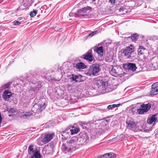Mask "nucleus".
Listing matches in <instances>:
<instances>
[{
    "mask_svg": "<svg viewBox=\"0 0 158 158\" xmlns=\"http://www.w3.org/2000/svg\"><path fill=\"white\" fill-rule=\"evenodd\" d=\"M95 88H94L93 87H92L91 88V89L92 90H95Z\"/></svg>",
    "mask_w": 158,
    "mask_h": 158,
    "instance_id": "53",
    "label": "nucleus"
},
{
    "mask_svg": "<svg viewBox=\"0 0 158 158\" xmlns=\"http://www.w3.org/2000/svg\"><path fill=\"white\" fill-rule=\"evenodd\" d=\"M117 12L119 13V14L120 15H124L125 14L127 13V10L123 7H121L118 10H117Z\"/></svg>",
    "mask_w": 158,
    "mask_h": 158,
    "instance_id": "26",
    "label": "nucleus"
},
{
    "mask_svg": "<svg viewBox=\"0 0 158 158\" xmlns=\"http://www.w3.org/2000/svg\"><path fill=\"white\" fill-rule=\"evenodd\" d=\"M70 127L71 128V135L77 134L80 131L79 129L76 127H75L74 126H70Z\"/></svg>",
    "mask_w": 158,
    "mask_h": 158,
    "instance_id": "29",
    "label": "nucleus"
},
{
    "mask_svg": "<svg viewBox=\"0 0 158 158\" xmlns=\"http://www.w3.org/2000/svg\"><path fill=\"white\" fill-rule=\"evenodd\" d=\"M97 32V31H92V32L90 33L87 36V37L90 36L91 37L93 36V35H94L96 34Z\"/></svg>",
    "mask_w": 158,
    "mask_h": 158,
    "instance_id": "40",
    "label": "nucleus"
},
{
    "mask_svg": "<svg viewBox=\"0 0 158 158\" xmlns=\"http://www.w3.org/2000/svg\"><path fill=\"white\" fill-rule=\"evenodd\" d=\"M95 88L98 89L97 90L101 94H103L107 93L106 87L107 85L106 82H104L102 80L97 79L95 81Z\"/></svg>",
    "mask_w": 158,
    "mask_h": 158,
    "instance_id": "1",
    "label": "nucleus"
},
{
    "mask_svg": "<svg viewBox=\"0 0 158 158\" xmlns=\"http://www.w3.org/2000/svg\"><path fill=\"white\" fill-rule=\"evenodd\" d=\"M131 38L132 41H135L138 39V35L137 34H134L133 35H131Z\"/></svg>",
    "mask_w": 158,
    "mask_h": 158,
    "instance_id": "36",
    "label": "nucleus"
},
{
    "mask_svg": "<svg viewBox=\"0 0 158 158\" xmlns=\"http://www.w3.org/2000/svg\"><path fill=\"white\" fill-rule=\"evenodd\" d=\"M12 94L9 90H6L3 93L2 98L6 101H8L9 99L13 98Z\"/></svg>",
    "mask_w": 158,
    "mask_h": 158,
    "instance_id": "14",
    "label": "nucleus"
},
{
    "mask_svg": "<svg viewBox=\"0 0 158 158\" xmlns=\"http://www.w3.org/2000/svg\"><path fill=\"white\" fill-rule=\"evenodd\" d=\"M61 149L63 152L65 153L72 152L73 151L72 149L71 148L69 147V146H68L67 143L62 144L61 147Z\"/></svg>",
    "mask_w": 158,
    "mask_h": 158,
    "instance_id": "17",
    "label": "nucleus"
},
{
    "mask_svg": "<svg viewBox=\"0 0 158 158\" xmlns=\"http://www.w3.org/2000/svg\"><path fill=\"white\" fill-rule=\"evenodd\" d=\"M12 114V113H9V112H8V116H9V117H10V116H12L13 115Z\"/></svg>",
    "mask_w": 158,
    "mask_h": 158,
    "instance_id": "51",
    "label": "nucleus"
},
{
    "mask_svg": "<svg viewBox=\"0 0 158 158\" xmlns=\"http://www.w3.org/2000/svg\"><path fill=\"white\" fill-rule=\"evenodd\" d=\"M0 95H1L0 94Z\"/></svg>",
    "mask_w": 158,
    "mask_h": 158,
    "instance_id": "64",
    "label": "nucleus"
},
{
    "mask_svg": "<svg viewBox=\"0 0 158 158\" xmlns=\"http://www.w3.org/2000/svg\"><path fill=\"white\" fill-rule=\"evenodd\" d=\"M92 50H89L85 54L81 56V58L88 60L89 61H92L93 56L92 55Z\"/></svg>",
    "mask_w": 158,
    "mask_h": 158,
    "instance_id": "12",
    "label": "nucleus"
},
{
    "mask_svg": "<svg viewBox=\"0 0 158 158\" xmlns=\"http://www.w3.org/2000/svg\"><path fill=\"white\" fill-rule=\"evenodd\" d=\"M71 129L70 128L67 127L65 130L62 131V136H63L65 139H67L69 136L71 135Z\"/></svg>",
    "mask_w": 158,
    "mask_h": 158,
    "instance_id": "20",
    "label": "nucleus"
},
{
    "mask_svg": "<svg viewBox=\"0 0 158 158\" xmlns=\"http://www.w3.org/2000/svg\"><path fill=\"white\" fill-rule=\"evenodd\" d=\"M114 69L113 68H112V69Z\"/></svg>",
    "mask_w": 158,
    "mask_h": 158,
    "instance_id": "63",
    "label": "nucleus"
},
{
    "mask_svg": "<svg viewBox=\"0 0 158 158\" xmlns=\"http://www.w3.org/2000/svg\"><path fill=\"white\" fill-rule=\"evenodd\" d=\"M60 69V68H58V69Z\"/></svg>",
    "mask_w": 158,
    "mask_h": 158,
    "instance_id": "62",
    "label": "nucleus"
},
{
    "mask_svg": "<svg viewBox=\"0 0 158 158\" xmlns=\"http://www.w3.org/2000/svg\"><path fill=\"white\" fill-rule=\"evenodd\" d=\"M30 155H31V158H41L42 157L40 152L37 150L35 151L32 153V154Z\"/></svg>",
    "mask_w": 158,
    "mask_h": 158,
    "instance_id": "24",
    "label": "nucleus"
},
{
    "mask_svg": "<svg viewBox=\"0 0 158 158\" xmlns=\"http://www.w3.org/2000/svg\"><path fill=\"white\" fill-rule=\"evenodd\" d=\"M143 71V70H140L138 72H137V73L140 72H141Z\"/></svg>",
    "mask_w": 158,
    "mask_h": 158,
    "instance_id": "56",
    "label": "nucleus"
},
{
    "mask_svg": "<svg viewBox=\"0 0 158 158\" xmlns=\"http://www.w3.org/2000/svg\"><path fill=\"white\" fill-rule=\"evenodd\" d=\"M115 0H109V2H111L112 4L114 3Z\"/></svg>",
    "mask_w": 158,
    "mask_h": 158,
    "instance_id": "48",
    "label": "nucleus"
},
{
    "mask_svg": "<svg viewBox=\"0 0 158 158\" xmlns=\"http://www.w3.org/2000/svg\"><path fill=\"white\" fill-rule=\"evenodd\" d=\"M113 57L112 55L109 53L107 54L105 58V61L107 62H110L113 60Z\"/></svg>",
    "mask_w": 158,
    "mask_h": 158,
    "instance_id": "31",
    "label": "nucleus"
},
{
    "mask_svg": "<svg viewBox=\"0 0 158 158\" xmlns=\"http://www.w3.org/2000/svg\"><path fill=\"white\" fill-rule=\"evenodd\" d=\"M96 1V0H92V2H95Z\"/></svg>",
    "mask_w": 158,
    "mask_h": 158,
    "instance_id": "58",
    "label": "nucleus"
},
{
    "mask_svg": "<svg viewBox=\"0 0 158 158\" xmlns=\"http://www.w3.org/2000/svg\"><path fill=\"white\" fill-rule=\"evenodd\" d=\"M47 105V104L45 102L43 104H41L40 106L37 104H35L32 108L31 110L35 113L37 112L38 110V112H40L45 109Z\"/></svg>",
    "mask_w": 158,
    "mask_h": 158,
    "instance_id": "10",
    "label": "nucleus"
},
{
    "mask_svg": "<svg viewBox=\"0 0 158 158\" xmlns=\"http://www.w3.org/2000/svg\"><path fill=\"white\" fill-rule=\"evenodd\" d=\"M157 121H158V113L153 114Z\"/></svg>",
    "mask_w": 158,
    "mask_h": 158,
    "instance_id": "46",
    "label": "nucleus"
},
{
    "mask_svg": "<svg viewBox=\"0 0 158 158\" xmlns=\"http://www.w3.org/2000/svg\"><path fill=\"white\" fill-rule=\"evenodd\" d=\"M68 87H69V86H70V85H69V84H68Z\"/></svg>",
    "mask_w": 158,
    "mask_h": 158,
    "instance_id": "60",
    "label": "nucleus"
},
{
    "mask_svg": "<svg viewBox=\"0 0 158 158\" xmlns=\"http://www.w3.org/2000/svg\"><path fill=\"white\" fill-rule=\"evenodd\" d=\"M10 99L12 101L13 103L14 104H17L18 102L17 99L16 98H14L13 96L12 98H10Z\"/></svg>",
    "mask_w": 158,
    "mask_h": 158,
    "instance_id": "42",
    "label": "nucleus"
},
{
    "mask_svg": "<svg viewBox=\"0 0 158 158\" xmlns=\"http://www.w3.org/2000/svg\"><path fill=\"white\" fill-rule=\"evenodd\" d=\"M10 108H7V110H6L7 111H8L9 112V113L10 112Z\"/></svg>",
    "mask_w": 158,
    "mask_h": 158,
    "instance_id": "52",
    "label": "nucleus"
},
{
    "mask_svg": "<svg viewBox=\"0 0 158 158\" xmlns=\"http://www.w3.org/2000/svg\"><path fill=\"white\" fill-rule=\"evenodd\" d=\"M78 141L77 137V136L73 137L71 139L67 140L66 143L68 146L71 148L73 151H75L77 148V143Z\"/></svg>",
    "mask_w": 158,
    "mask_h": 158,
    "instance_id": "7",
    "label": "nucleus"
},
{
    "mask_svg": "<svg viewBox=\"0 0 158 158\" xmlns=\"http://www.w3.org/2000/svg\"><path fill=\"white\" fill-rule=\"evenodd\" d=\"M56 145L55 142H51L45 146L44 151H45V153L47 154L52 155L54 152Z\"/></svg>",
    "mask_w": 158,
    "mask_h": 158,
    "instance_id": "5",
    "label": "nucleus"
},
{
    "mask_svg": "<svg viewBox=\"0 0 158 158\" xmlns=\"http://www.w3.org/2000/svg\"><path fill=\"white\" fill-rule=\"evenodd\" d=\"M126 123L127 125V128L131 130H133L134 129L136 125L134 122L130 120H127Z\"/></svg>",
    "mask_w": 158,
    "mask_h": 158,
    "instance_id": "19",
    "label": "nucleus"
},
{
    "mask_svg": "<svg viewBox=\"0 0 158 158\" xmlns=\"http://www.w3.org/2000/svg\"><path fill=\"white\" fill-rule=\"evenodd\" d=\"M108 158H115V154L112 153L110 152L107 153Z\"/></svg>",
    "mask_w": 158,
    "mask_h": 158,
    "instance_id": "38",
    "label": "nucleus"
},
{
    "mask_svg": "<svg viewBox=\"0 0 158 158\" xmlns=\"http://www.w3.org/2000/svg\"><path fill=\"white\" fill-rule=\"evenodd\" d=\"M141 108H139L138 110V114H142L148 112L151 107V104L149 103L147 104H142L140 105Z\"/></svg>",
    "mask_w": 158,
    "mask_h": 158,
    "instance_id": "9",
    "label": "nucleus"
},
{
    "mask_svg": "<svg viewBox=\"0 0 158 158\" xmlns=\"http://www.w3.org/2000/svg\"><path fill=\"white\" fill-rule=\"evenodd\" d=\"M100 70H87L85 72V74L91 76V75L94 76H97L98 75V73Z\"/></svg>",
    "mask_w": 158,
    "mask_h": 158,
    "instance_id": "18",
    "label": "nucleus"
},
{
    "mask_svg": "<svg viewBox=\"0 0 158 158\" xmlns=\"http://www.w3.org/2000/svg\"><path fill=\"white\" fill-rule=\"evenodd\" d=\"M158 82L154 83L152 86V90L150 91L151 95H155L158 94Z\"/></svg>",
    "mask_w": 158,
    "mask_h": 158,
    "instance_id": "15",
    "label": "nucleus"
},
{
    "mask_svg": "<svg viewBox=\"0 0 158 158\" xmlns=\"http://www.w3.org/2000/svg\"><path fill=\"white\" fill-rule=\"evenodd\" d=\"M129 72L131 73V71L132 72H135V71L136 70H127Z\"/></svg>",
    "mask_w": 158,
    "mask_h": 158,
    "instance_id": "49",
    "label": "nucleus"
},
{
    "mask_svg": "<svg viewBox=\"0 0 158 158\" xmlns=\"http://www.w3.org/2000/svg\"><path fill=\"white\" fill-rule=\"evenodd\" d=\"M1 95H0V101L1 100Z\"/></svg>",
    "mask_w": 158,
    "mask_h": 158,
    "instance_id": "59",
    "label": "nucleus"
},
{
    "mask_svg": "<svg viewBox=\"0 0 158 158\" xmlns=\"http://www.w3.org/2000/svg\"><path fill=\"white\" fill-rule=\"evenodd\" d=\"M22 17H19V18H18V19L19 20H21L22 19Z\"/></svg>",
    "mask_w": 158,
    "mask_h": 158,
    "instance_id": "55",
    "label": "nucleus"
},
{
    "mask_svg": "<svg viewBox=\"0 0 158 158\" xmlns=\"http://www.w3.org/2000/svg\"><path fill=\"white\" fill-rule=\"evenodd\" d=\"M105 120L106 122L107 123H108L110 120H108L107 119H106V118L105 119Z\"/></svg>",
    "mask_w": 158,
    "mask_h": 158,
    "instance_id": "54",
    "label": "nucleus"
},
{
    "mask_svg": "<svg viewBox=\"0 0 158 158\" xmlns=\"http://www.w3.org/2000/svg\"><path fill=\"white\" fill-rule=\"evenodd\" d=\"M10 112L9 113H13L16 112V110L15 108H11L10 109Z\"/></svg>",
    "mask_w": 158,
    "mask_h": 158,
    "instance_id": "45",
    "label": "nucleus"
},
{
    "mask_svg": "<svg viewBox=\"0 0 158 158\" xmlns=\"http://www.w3.org/2000/svg\"><path fill=\"white\" fill-rule=\"evenodd\" d=\"M94 123V122L91 121L88 122H81L79 124L83 129L88 130L90 128L91 124Z\"/></svg>",
    "mask_w": 158,
    "mask_h": 158,
    "instance_id": "13",
    "label": "nucleus"
},
{
    "mask_svg": "<svg viewBox=\"0 0 158 158\" xmlns=\"http://www.w3.org/2000/svg\"><path fill=\"white\" fill-rule=\"evenodd\" d=\"M138 54L140 58L147 60L149 56V52L143 46H139L137 50Z\"/></svg>",
    "mask_w": 158,
    "mask_h": 158,
    "instance_id": "3",
    "label": "nucleus"
},
{
    "mask_svg": "<svg viewBox=\"0 0 158 158\" xmlns=\"http://www.w3.org/2000/svg\"><path fill=\"white\" fill-rule=\"evenodd\" d=\"M37 143L40 145H42L43 144H41V142H40V141H37Z\"/></svg>",
    "mask_w": 158,
    "mask_h": 158,
    "instance_id": "50",
    "label": "nucleus"
},
{
    "mask_svg": "<svg viewBox=\"0 0 158 158\" xmlns=\"http://www.w3.org/2000/svg\"><path fill=\"white\" fill-rule=\"evenodd\" d=\"M13 24L14 25H19L21 24V22H20L18 21L15 20L13 22Z\"/></svg>",
    "mask_w": 158,
    "mask_h": 158,
    "instance_id": "44",
    "label": "nucleus"
},
{
    "mask_svg": "<svg viewBox=\"0 0 158 158\" xmlns=\"http://www.w3.org/2000/svg\"><path fill=\"white\" fill-rule=\"evenodd\" d=\"M2 120V118L1 116V113H0V127H1V123Z\"/></svg>",
    "mask_w": 158,
    "mask_h": 158,
    "instance_id": "47",
    "label": "nucleus"
},
{
    "mask_svg": "<svg viewBox=\"0 0 158 158\" xmlns=\"http://www.w3.org/2000/svg\"><path fill=\"white\" fill-rule=\"evenodd\" d=\"M123 67L124 69H137L135 63H131L123 64Z\"/></svg>",
    "mask_w": 158,
    "mask_h": 158,
    "instance_id": "16",
    "label": "nucleus"
},
{
    "mask_svg": "<svg viewBox=\"0 0 158 158\" xmlns=\"http://www.w3.org/2000/svg\"><path fill=\"white\" fill-rule=\"evenodd\" d=\"M95 51L100 56H102L103 55V50L102 46L97 47Z\"/></svg>",
    "mask_w": 158,
    "mask_h": 158,
    "instance_id": "28",
    "label": "nucleus"
},
{
    "mask_svg": "<svg viewBox=\"0 0 158 158\" xmlns=\"http://www.w3.org/2000/svg\"><path fill=\"white\" fill-rule=\"evenodd\" d=\"M35 151L34 150L33 145H30L29 146L28 149V153L29 155L32 154V153Z\"/></svg>",
    "mask_w": 158,
    "mask_h": 158,
    "instance_id": "34",
    "label": "nucleus"
},
{
    "mask_svg": "<svg viewBox=\"0 0 158 158\" xmlns=\"http://www.w3.org/2000/svg\"><path fill=\"white\" fill-rule=\"evenodd\" d=\"M72 77L70 78L72 81H74L75 82H77V75H74L72 74Z\"/></svg>",
    "mask_w": 158,
    "mask_h": 158,
    "instance_id": "37",
    "label": "nucleus"
},
{
    "mask_svg": "<svg viewBox=\"0 0 158 158\" xmlns=\"http://www.w3.org/2000/svg\"><path fill=\"white\" fill-rule=\"evenodd\" d=\"M41 85L40 82L37 83V85L35 87H32L30 88V90L33 91L34 93L36 92L38 90L41 88Z\"/></svg>",
    "mask_w": 158,
    "mask_h": 158,
    "instance_id": "25",
    "label": "nucleus"
},
{
    "mask_svg": "<svg viewBox=\"0 0 158 158\" xmlns=\"http://www.w3.org/2000/svg\"><path fill=\"white\" fill-rule=\"evenodd\" d=\"M99 158H108L107 153L104 154L102 155L99 156L98 157Z\"/></svg>",
    "mask_w": 158,
    "mask_h": 158,
    "instance_id": "43",
    "label": "nucleus"
},
{
    "mask_svg": "<svg viewBox=\"0 0 158 158\" xmlns=\"http://www.w3.org/2000/svg\"><path fill=\"white\" fill-rule=\"evenodd\" d=\"M77 137L79 144L81 145L86 144L89 140V135L86 132L80 133Z\"/></svg>",
    "mask_w": 158,
    "mask_h": 158,
    "instance_id": "4",
    "label": "nucleus"
},
{
    "mask_svg": "<svg viewBox=\"0 0 158 158\" xmlns=\"http://www.w3.org/2000/svg\"><path fill=\"white\" fill-rule=\"evenodd\" d=\"M100 66L99 64L95 63L91 65L89 69H99Z\"/></svg>",
    "mask_w": 158,
    "mask_h": 158,
    "instance_id": "30",
    "label": "nucleus"
},
{
    "mask_svg": "<svg viewBox=\"0 0 158 158\" xmlns=\"http://www.w3.org/2000/svg\"><path fill=\"white\" fill-rule=\"evenodd\" d=\"M110 73L115 77H121L122 74L116 71V70H109Z\"/></svg>",
    "mask_w": 158,
    "mask_h": 158,
    "instance_id": "22",
    "label": "nucleus"
},
{
    "mask_svg": "<svg viewBox=\"0 0 158 158\" xmlns=\"http://www.w3.org/2000/svg\"><path fill=\"white\" fill-rule=\"evenodd\" d=\"M54 135L55 134L54 133L46 134L44 135V137L41 139V142L43 143L46 144L51 140Z\"/></svg>",
    "mask_w": 158,
    "mask_h": 158,
    "instance_id": "11",
    "label": "nucleus"
},
{
    "mask_svg": "<svg viewBox=\"0 0 158 158\" xmlns=\"http://www.w3.org/2000/svg\"><path fill=\"white\" fill-rule=\"evenodd\" d=\"M120 104H114L113 105H109L107 107V109L109 110H112L113 108H114L115 107H118L120 105Z\"/></svg>",
    "mask_w": 158,
    "mask_h": 158,
    "instance_id": "33",
    "label": "nucleus"
},
{
    "mask_svg": "<svg viewBox=\"0 0 158 158\" xmlns=\"http://www.w3.org/2000/svg\"><path fill=\"white\" fill-rule=\"evenodd\" d=\"M32 83H33V84H35V82H34V81H32V82H31Z\"/></svg>",
    "mask_w": 158,
    "mask_h": 158,
    "instance_id": "57",
    "label": "nucleus"
},
{
    "mask_svg": "<svg viewBox=\"0 0 158 158\" xmlns=\"http://www.w3.org/2000/svg\"><path fill=\"white\" fill-rule=\"evenodd\" d=\"M77 82H81L84 81L85 80V77L82 76L81 75H77Z\"/></svg>",
    "mask_w": 158,
    "mask_h": 158,
    "instance_id": "32",
    "label": "nucleus"
},
{
    "mask_svg": "<svg viewBox=\"0 0 158 158\" xmlns=\"http://www.w3.org/2000/svg\"><path fill=\"white\" fill-rule=\"evenodd\" d=\"M32 114V113L30 112H26L21 114L20 116V118L23 119H25L30 117Z\"/></svg>",
    "mask_w": 158,
    "mask_h": 158,
    "instance_id": "27",
    "label": "nucleus"
},
{
    "mask_svg": "<svg viewBox=\"0 0 158 158\" xmlns=\"http://www.w3.org/2000/svg\"><path fill=\"white\" fill-rule=\"evenodd\" d=\"M11 82H9L3 85L1 87L2 89H4L7 88H9L10 85H11Z\"/></svg>",
    "mask_w": 158,
    "mask_h": 158,
    "instance_id": "35",
    "label": "nucleus"
},
{
    "mask_svg": "<svg viewBox=\"0 0 158 158\" xmlns=\"http://www.w3.org/2000/svg\"><path fill=\"white\" fill-rule=\"evenodd\" d=\"M139 109L137 106L134 105L129 106V111L133 114H138L137 110Z\"/></svg>",
    "mask_w": 158,
    "mask_h": 158,
    "instance_id": "21",
    "label": "nucleus"
},
{
    "mask_svg": "<svg viewBox=\"0 0 158 158\" xmlns=\"http://www.w3.org/2000/svg\"><path fill=\"white\" fill-rule=\"evenodd\" d=\"M134 48L133 45L131 44L129 46L127 47L123 50V53L126 58L127 59H132V53L134 51Z\"/></svg>",
    "mask_w": 158,
    "mask_h": 158,
    "instance_id": "6",
    "label": "nucleus"
},
{
    "mask_svg": "<svg viewBox=\"0 0 158 158\" xmlns=\"http://www.w3.org/2000/svg\"><path fill=\"white\" fill-rule=\"evenodd\" d=\"M91 9V7L90 6L84 7L82 9L77 11V14L78 17L84 16L85 18H87L89 17L88 13H89L88 11Z\"/></svg>",
    "mask_w": 158,
    "mask_h": 158,
    "instance_id": "8",
    "label": "nucleus"
},
{
    "mask_svg": "<svg viewBox=\"0 0 158 158\" xmlns=\"http://www.w3.org/2000/svg\"><path fill=\"white\" fill-rule=\"evenodd\" d=\"M79 71H83V70H80V69H79Z\"/></svg>",
    "mask_w": 158,
    "mask_h": 158,
    "instance_id": "61",
    "label": "nucleus"
},
{
    "mask_svg": "<svg viewBox=\"0 0 158 158\" xmlns=\"http://www.w3.org/2000/svg\"><path fill=\"white\" fill-rule=\"evenodd\" d=\"M68 65H70V67L68 68L67 69H84L87 68V66L84 63L80 61V60H77L73 61L72 63L71 64L70 63L68 64Z\"/></svg>",
    "mask_w": 158,
    "mask_h": 158,
    "instance_id": "2",
    "label": "nucleus"
},
{
    "mask_svg": "<svg viewBox=\"0 0 158 158\" xmlns=\"http://www.w3.org/2000/svg\"><path fill=\"white\" fill-rule=\"evenodd\" d=\"M69 15L70 16H75L76 17H78L77 12V13L70 12L69 14Z\"/></svg>",
    "mask_w": 158,
    "mask_h": 158,
    "instance_id": "41",
    "label": "nucleus"
},
{
    "mask_svg": "<svg viewBox=\"0 0 158 158\" xmlns=\"http://www.w3.org/2000/svg\"><path fill=\"white\" fill-rule=\"evenodd\" d=\"M37 13L36 10H34L30 12V16L31 17H33L36 15Z\"/></svg>",
    "mask_w": 158,
    "mask_h": 158,
    "instance_id": "39",
    "label": "nucleus"
},
{
    "mask_svg": "<svg viewBox=\"0 0 158 158\" xmlns=\"http://www.w3.org/2000/svg\"><path fill=\"white\" fill-rule=\"evenodd\" d=\"M155 118L153 115H152L150 117H148L147 119V123L149 124H154L156 121Z\"/></svg>",
    "mask_w": 158,
    "mask_h": 158,
    "instance_id": "23",
    "label": "nucleus"
}]
</instances>
